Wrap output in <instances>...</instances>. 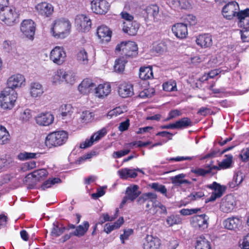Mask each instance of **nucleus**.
<instances>
[{"instance_id":"obj_13","label":"nucleus","mask_w":249,"mask_h":249,"mask_svg":"<svg viewBox=\"0 0 249 249\" xmlns=\"http://www.w3.org/2000/svg\"><path fill=\"white\" fill-rule=\"evenodd\" d=\"M75 20V25L79 31L87 32L90 30L91 22L89 17L85 15H79L76 16Z\"/></svg>"},{"instance_id":"obj_46","label":"nucleus","mask_w":249,"mask_h":249,"mask_svg":"<svg viewBox=\"0 0 249 249\" xmlns=\"http://www.w3.org/2000/svg\"><path fill=\"white\" fill-rule=\"evenodd\" d=\"M176 129H180L187 127L192 125V121L187 117L183 118L175 123Z\"/></svg>"},{"instance_id":"obj_47","label":"nucleus","mask_w":249,"mask_h":249,"mask_svg":"<svg viewBox=\"0 0 249 249\" xmlns=\"http://www.w3.org/2000/svg\"><path fill=\"white\" fill-rule=\"evenodd\" d=\"M182 219L179 215H171L167 217L166 222L167 225L170 226H173L174 225L179 224L181 223Z\"/></svg>"},{"instance_id":"obj_41","label":"nucleus","mask_w":249,"mask_h":249,"mask_svg":"<svg viewBox=\"0 0 249 249\" xmlns=\"http://www.w3.org/2000/svg\"><path fill=\"white\" fill-rule=\"evenodd\" d=\"M89 226V223L88 221L84 222L83 225H80L75 228L73 234L77 237L83 236L87 231Z\"/></svg>"},{"instance_id":"obj_8","label":"nucleus","mask_w":249,"mask_h":249,"mask_svg":"<svg viewBox=\"0 0 249 249\" xmlns=\"http://www.w3.org/2000/svg\"><path fill=\"white\" fill-rule=\"evenodd\" d=\"M26 79L24 75L16 73L10 76L7 81V89L14 90L25 86Z\"/></svg>"},{"instance_id":"obj_16","label":"nucleus","mask_w":249,"mask_h":249,"mask_svg":"<svg viewBox=\"0 0 249 249\" xmlns=\"http://www.w3.org/2000/svg\"><path fill=\"white\" fill-rule=\"evenodd\" d=\"M35 121L39 125L47 126L53 123L54 116L50 112H41L36 117Z\"/></svg>"},{"instance_id":"obj_49","label":"nucleus","mask_w":249,"mask_h":249,"mask_svg":"<svg viewBox=\"0 0 249 249\" xmlns=\"http://www.w3.org/2000/svg\"><path fill=\"white\" fill-rule=\"evenodd\" d=\"M149 186L157 192H160L167 196V189L165 186L158 183H152Z\"/></svg>"},{"instance_id":"obj_44","label":"nucleus","mask_w":249,"mask_h":249,"mask_svg":"<svg viewBox=\"0 0 249 249\" xmlns=\"http://www.w3.org/2000/svg\"><path fill=\"white\" fill-rule=\"evenodd\" d=\"M118 213L119 209L117 208L116 209L115 213L113 216H109L108 214L107 213H102L99 218L98 223L100 224H102L106 221H111L114 220L118 216Z\"/></svg>"},{"instance_id":"obj_55","label":"nucleus","mask_w":249,"mask_h":249,"mask_svg":"<svg viewBox=\"0 0 249 249\" xmlns=\"http://www.w3.org/2000/svg\"><path fill=\"white\" fill-rule=\"evenodd\" d=\"M124 112V110L120 107H116L109 111L107 115L109 119L114 118Z\"/></svg>"},{"instance_id":"obj_50","label":"nucleus","mask_w":249,"mask_h":249,"mask_svg":"<svg viewBox=\"0 0 249 249\" xmlns=\"http://www.w3.org/2000/svg\"><path fill=\"white\" fill-rule=\"evenodd\" d=\"M126 62L123 58H120L115 61L114 70L118 72H122L125 67Z\"/></svg>"},{"instance_id":"obj_11","label":"nucleus","mask_w":249,"mask_h":249,"mask_svg":"<svg viewBox=\"0 0 249 249\" xmlns=\"http://www.w3.org/2000/svg\"><path fill=\"white\" fill-rule=\"evenodd\" d=\"M239 5L235 1L229 2L222 8V14L227 19H232L238 13Z\"/></svg>"},{"instance_id":"obj_30","label":"nucleus","mask_w":249,"mask_h":249,"mask_svg":"<svg viewBox=\"0 0 249 249\" xmlns=\"http://www.w3.org/2000/svg\"><path fill=\"white\" fill-rule=\"evenodd\" d=\"M94 86V84L91 80L85 79L79 85L78 89L81 93L86 94L89 93Z\"/></svg>"},{"instance_id":"obj_7","label":"nucleus","mask_w":249,"mask_h":249,"mask_svg":"<svg viewBox=\"0 0 249 249\" xmlns=\"http://www.w3.org/2000/svg\"><path fill=\"white\" fill-rule=\"evenodd\" d=\"M90 5L91 11L97 15H105L110 8V4L107 0H92Z\"/></svg>"},{"instance_id":"obj_64","label":"nucleus","mask_w":249,"mask_h":249,"mask_svg":"<svg viewBox=\"0 0 249 249\" xmlns=\"http://www.w3.org/2000/svg\"><path fill=\"white\" fill-rule=\"evenodd\" d=\"M240 33L242 40L244 42H249V29L243 28Z\"/></svg>"},{"instance_id":"obj_20","label":"nucleus","mask_w":249,"mask_h":249,"mask_svg":"<svg viewBox=\"0 0 249 249\" xmlns=\"http://www.w3.org/2000/svg\"><path fill=\"white\" fill-rule=\"evenodd\" d=\"M97 35L102 43H107L111 40L112 32L107 26L102 25L97 28Z\"/></svg>"},{"instance_id":"obj_14","label":"nucleus","mask_w":249,"mask_h":249,"mask_svg":"<svg viewBox=\"0 0 249 249\" xmlns=\"http://www.w3.org/2000/svg\"><path fill=\"white\" fill-rule=\"evenodd\" d=\"M111 86L109 82H104L98 84L94 89V96L99 99H103L110 94Z\"/></svg>"},{"instance_id":"obj_27","label":"nucleus","mask_w":249,"mask_h":249,"mask_svg":"<svg viewBox=\"0 0 249 249\" xmlns=\"http://www.w3.org/2000/svg\"><path fill=\"white\" fill-rule=\"evenodd\" d=\"M50 81L53 86H59L64 82L63 69H58L55 71L50 78Z\"/></svg>"},{"instance_id":"obj_61","label":"nucleus","mask_w":249,"mask_h":249,"mask_svg":"<svg viewBox=\"0 0 249 249\" xmlns=\"http://www.w3.org/2000/svg\"><path fill=\"white\" fill-rule=\"evenodd\" d=\"M239 246L241 249H249V234L240 241Z\"/></svg>"},{"instance_id":"obj_63","label":"nucleus","mask_w":249,"mask_h":249,"mask_svg":"<svg viewBox=\"0 0 249 249\" xmlns=\"http://www.w3.org/2000/svg\"><path fill=\"white\" fill-rule=\"evenodd\" d=\"M180 111L178 109H174L171 110L168 114V117L165 119L166 121L170 120L173 118H176L181 115Z\"/></svg>"},{"instance_id":"obj_15","label":"nucleus","mask_w":249,"mask_h":249,"mask_svg":"<svg viewBox=\"0 0 249 249\" xmlns=\"http://www.w3.org/2000/svg\"><path fill=\"white\" fill-rule=\"evenodd\" d=\"M236 205L234 197L232 195H227L222 200L220 209L224 213L231 212Z\"/></svg>"},{"instance_id":"obj_10","label":"nucleus","mask_w":249,"mask_h":249,"mask_svg":"<svg viewBox=\"0 0 249 249\" xmlns=\"http://www.w3.org/2000/svg\"><path fill=\"white\" fill-rule=\"evenodd\" d=\"M209 217L205 214L196 215L191 218V224L194 228L204 231L209 226Z\"/></svg>"},{"instance_id":"obj_58","label":"nucleus","mask_w":249,"mask_h":249,"mask_svg":"<svg viewBox=\"0 0 249 249\" xmlns=\"http://www.w3.org/2000/svg\"><path fill=\"white\" fill-rule=\"evenodd\" d=\"M1 48L5 52H10L12 50L13 44L9 40H4L1 44Z\"/></svg>"},{"instance_id":"obj_56","label":"nucleus","mask_w":249,"mask_h":249,"mask_svg":"<svg viewBox=\"0 0 249 249\" xmlns=\"http://www.w3.org/2000/svg\"><path fill=\"white\" fill-rule=\"evenodd\" d=\"M133 233V230L131 229L124 230V233L120 235V238L122 244H124L125 240H127L129 237Z\"/></svg>"},{"instance_id":"obj_25","label":"nucleus","mask_w":249,"mask_h":249,"mask_svg":"<svg viewBox=\"0 0 249 249\" xmlns=\"http://www.w3.org/2000/svg\"><path fill=\"white\" fill-rule=\"evenodd\" d=\"M237 16L239 19V26L243 28L249 27V8L238 12Z\"/></svg>"},{"instance_id":"obj_37","label":"nucleus","mask_w":249,"mask_h":249,"mask_svg":"<svg viewBox=\"0 0 249 249\" xmlns=\"http://www.w3.org/2000/svg\"><path fill=\"white\" fill-rule=\"evenodd\" d=\"M196 249H212L211 244L204 236H200L196 239Z\"/></svg>"},{"instance_id":"obj_57","label":"nucleus","mask_w":249,"mask_h":249,"mask_svg":"<svg viewBox=\"0 0 249 249\" xmlns=\"http://www.w3.org/2000/svg\"><path fill=\"white\" fill-rule=\"evenodd\" d=\"M152 210L154 213H157L158 211H160V213H166L167 212L166 207L160 203L158 204L153 203Z\"/></svg>"},{"instance_id":"obj_53","label":"nucleus","mask_w":249,"mask_h":249,"mask_svg":"<svg viewBox=\"0 0 249 249\" xmlns=\"http://www.w3.org/2000/svg\"><path fill=\"white\" fill-rule=\"evenodd\" d=\"M53 227L51 232L52 235L54 237H57L62 234L65 228L62 226H59L58 225H53Z\"/></svg>"},{"instance_id":"obj_62","label":"nucleus","mask_w":249,"mask_h":249,"mask_svg":"<svg viewBox=\"0 0 249 249\" xmlns=\"http://www.w3.org/2000/svg\"><path fill=\"white\" fill-rule=\"evenodd\" d=\"M199 209H183L180 211V213L183 215H189L197 213Z\"/></svg>"},{"instance_id":"obj_4","label":"nucleus","mask_w":249,"mask_h":249,"mask_svg":"<svg viewBox=\"0 0 249 249\" xmlns=\"http://www.w3.org/2000/svg\"><path fill=\"white\" fill-rule=\"evenodd\" d=\"M18 14L13 7H5L0 10V20L3 24L13 26L17 22Z\"/></svg>"},{"instance_id":"obj_1","label":"nucleus","mask_w":249,"mask_h":249,"mask_svg":"<svg viewBox=\"0 0 249 249\" xmlns=\"http://www.w3.org/2000/svg\"><path fill=\"white\" fill-rule=\"evenodd\" d=\"M71 24L66 18L55 20L51 25L50 33L52 36L56 39H64L70 34Z\"/></svg>"},{"instance_id":"obj_34","label":"nucleus","mask_w":249,"mask_h":249,"mask_svg":"<svg viewBox=\"0 0 249 249\" xmlns=\"http://www.w3.org/2000/svg\"><path fill=\"white\" fill-rule=\"evenodd\" d=\"M78 62L82 65H87L89 63V58L87 51L85 48L80 49L76 56Z\"/></svg>"},{"instance_id":"obj_18","label":"nucleus","mask_w":249,"mask_h":249,"mask_svg":"<svg viewBox=\"0 0 249 249\" xmlns=\"http://www.w3.org/2000/svg\"><path fill=\"white\" fill-rule=\"evenodd\" d=\"M44 92V88L39 82L34 81L30 84L29 93L32 98L35 99L40 98Z\"/></svg>"},{"instance_id":"obj_39","label":"nucleus","mask_w":249,"mask_h":249,"mask_svg":"<svg viewBox=\"0 0 249 249\" xmlns=\"http://www.w3.org/2000/svg\"><path fill=\"white\" fill-rule=\"evenodd\" d=\"M245 178L244 174L241 172H237L234 175L232 180L230 183V187L234 188L239 186L243 182Z\"/></svg>"},{"instance_id":"obj_6","label":"nucleus","mask_w":249,"mask_h":249,"mask_svg":"<svg viewBox=\"0 0 249 249\" xmlns=\"http://www.w3.org/2000/svg\"><path fill=\"white\" fill-rule=\"evenodd\" d=\"M115 50L116 51H122L126 55L134 57L138 54V48L135 42L123 41L116 46Z\"/></svg>"},{"instance_id":"obj_12","label":"nucleus","mask_w":249,"mask_h":249,"mask_svg":"<svg viewBox=\"0 0 249 249\" xmlns=\"http://www.w3.org/2000/svg\"><path fill=\"white\" fill-rule=\"evenodd\" d=\"M160 240L156 236L147 234L142 242V249H160Z\"/></svg>"},{"instance_id":"obj_21","label":"nucleus","mask_w":249,"mask_h":249,"mask_svg":"<svg viewBox=\"0 0 249 249\" xmlns=\"http://www.w3.org/2000/svg\"><path fill=\"white\" fill-rule=\"evenodd\" d=\"M35 8L39 15L45 17H49L53 12V5L46 2L38 3L36 6Z\"/></svg>"},{"instance_id":"obj_40","label":"nucleus","mask_w":249,"mask_h":249,"mask_svg":"<svg viewBox=\"0 0 249 249\" xmlns=\"http://www.w3.org/2000/svg\"><path fill=\"white\" fill-rule=\"evenodd\" d=\"M232 158L233 157L231 155H226L225 158L219 163L218 166H216L217 168L214 169L220 170L230 168L232 161Z\"/></svg>"},{"instance_id":"obj_52","label":"nucleus","mask_w":249,"mask_h":249,"mask_svg":"<svg viewBox=\"0 0 249 249\" xmlns=\"http://www.w3.org/2000/svg\"><path fill=\"white\" fill-rule=\"evenodd\" d=\"M163 90L167 91H172L177 90L176 83L175 81H168L163 84Z\"/></svg>"},{"instance_id":"obj_38","label":"nucleus","mask_w":249,"mask_h":249,"mask_svg":"<svg viewBox=\"0 0 249 249\" xmlns=\"http://www.w3.org/2000/svg\"><path fill=\"white\" fill-rule=\"evenodd\" d=\"M216 166H206L204 168H196L194 169H192V173L196 174L197 176H204L206 174L212 173L213 170L216 169Z\"/></svg>"},{"instance_id":"obj_17","label":"nucleus","mask_w":249,"mask_h":249,"mask_svg":"<svg viewBox=\"0 0 249 249\" xmlns=\"http://www.w3.org/2000/svg\"><path fill=\"white\" fill-rule=\"evenodd\" d=\"M207 187L213 190L212 195L209 198V201H214L216 198L220 197L226 189L224 186L221 185L216 182L208 185Z\"/></svg>"},{"instance_id":"obj_54","label":"nucleus","mask_w":249,"mask_h":249,"mask_svg":"<svg viewBox=\"0 0 249 249\" xmlns=\"http://www.w3.org/2000/svg\"><path fill=\"white\" fill-rule=\"evenodd\" d=\"M32 117V111L29 109H26L20 112L19 119L23 122L28 121Z\"/></svg>"},{"instance_id":"obj_5","label":"nucleus","mask_w":249,"mask_h":249,"mask_svg":"<svg viewBox=\"0 0 249 249\" xmlns=\"http://www.w3.org/2000/svg\"><path fill=\"white\" fill-rule=\"evenodd\" d=\"M36 29L35 22L30 19H24L20 23V31L23 37L30 40L34 38Z\"/></svg>"},{"instance_id":"obj_32","label":"nucleus","mask_w":249,"mask_h":249,"mask_svg":"<svg viewBox=\"0 0 249 249\" xmlns=\"http://www.w3.org/2000/svg\"><path fill=\"white\" fill-rule=\"evenodd\" d=\"M94 116L93 112L87 110H83L80 113L79 121L81 124H89L93 121Z\"/></svg>"},{"instance_id":"obj_26","label":"nucleus","mask_w":249,"mask_h":249,"mask_svg":"<svg viewBox=\"0 0 249 249\" xmlns=\"http://www.w3.org/2000/svg\"><path fill=\"white\" fill-rule=\"evenodd\" d=\"M196 42L200 47L206 48L212 45V38L209 34L201 35L197 37Z\"/></svg>"},{"instance_id":"obj_3","label":"nucleus","mask_w":249,"mask_h":249,"mask_svg":"<svg viewBox=\"0 0 249 249\" xmlns=\"http://www.w3.org/2000/svg\"><path fill=\"white\" fill-rule=\"evenodd\" d=\"M17 98L16 91L5 89L0 94V106L4 109H11L15 106Z\"/></svg>"},{"instance_id":"obj_45","label":"nucleus","mask_w":249,"mask_h":249,"mask_svg":"<svg viewBox=\"0 0 249 249\" xmlns=\"http://www.w3.org/2000/svg\"><path fill=\"white\" fill-rule=\"evenodd\" d=\"M60 109L61 115L63 119L71 117L73 112V108L71 105H62Z\"/></svg>"},{"instance_id":"obj_9","label":"nucleus","mask_w":249,"mask_h":249,"mask_svg":"<svg viewBox=\"0 0 249 249\" xmlns=\"http://www.w3.org/2000/svg\"><path fill=\"white\" fill-rule=\"evenodd\" d=\"M66 53L62 47L56 46L50 52V58L54 63L61 65L65 61Z\"/></svg>"},{"instance_id":"obj_29","label":"nucleus","mask_w":249,"mask_h":249,"mask_svg":"<svg viewBox=\"0 0 249 249\" xmlns=\"http://www.w3.org/2000/svg\"><path fill=\"white\" fill-rule=\"evenodd\" d=\"M139 28V24L135 21L130 23L124 22L123 28L124 32L130 36L136 35Z\"/></svg>"},{"instance_id":"obj_19","label":"nucleus","mask_w":249,"mask_h":249,"mask_svg":"<svg viewBox=\"0 0 249 249\" xmlns=\"http://www.w3.org/2000/svg\"><path fill=\"white\" fill-rule=\"evenodd\" d=\"M107 132L105 128H102L92 135L89 139H87L84 142L80 144V148H86L91 146L95 142L98 141L105 136Z\"/></svg>"},{"instance_id":"obj_31","label":"nucleus","mask_w":249,"mask_h":249,"mask_svg":"<svg viewBox=\"0 0 249 249\" xmlns=\"http://www.w3.org/2000/svg\"><path fill=\"white\" fill-rule=\"evenodd\" d=\"M117 173L120 178L123 179L134 178L137 176V173L135 169L124 168L118 170Z\"/></svg>"},{"instance_id":"obj_22","label":"nucleus","mask_w":249,"mask_h":249,"mask_svg":"<svg viewBox=\"0 0 249 249\" xmlns=\"http://www.w3.org/2000/svg\"><path fill=\"white\" fill-rule=\"evenodd\" d=\"M174 35L179 39H184L188 35V30L186 24L178 23L175 24L172 28Z\"/></svg>"},{"instance_id":"obj_48","label":"nucleus","mask_w":249,"mask_h":249,"mask_svg":"<svg viewBox=\"0 0 249 249\" xmlns=\"http://www.w3.org/2000/svg\"><path fill=\"white\" fill-rule=\"evenodd\" d=\"M36 153L32 152H22L19 153L18 156V159L20 160H25L36 158Z\"/></svg>"},{"instance_id":"obj_2","label":"nucleus","mask_w":249,"mask_h":249,"mask_svg":"<svg viewBox=\"0 0 249 249\" xmlns=\"http://www.w3.org/2000/svg\"><path fill=\"white\" fill-rule=\"evenodd\" d=\"M69 134L64 130H59L49 134L45 139V144L49 147L60 146L66 143Z\"/></svg>"},{"instance_id":"obj_51","label":"nucleus","mask_w":249,"mask_h":249,"mask_svg":"<svg viewBox=\"0 0 249 249\" xmlns=\"http://www.w3.org/2000/svg\"><path fill=\"white\" fill-rule=\"evenodd\" d=\"M61 182V180L59 178H50L46 181L42 185L41 187L42 189L45 190L46 189L50 188L52 185H54L56 183H59Z\"/></svg>"},{"instance_id":"obj_59","label":"nucleus","mask_w":249,"mask_h":249,"mask_svg":"<svg viewBox=\"0 0 249 249\" xmlns=\"http://www.w3.org/2000/svg\"><path fill=\"white\" fill-rule=\"evenodd\" d=\"M239 157L243 161L249 160V147L243 149L240 152Z\"/></svg>"},{"instance_id":"obj_23","label":"nucleus","mask_w":249,"mask_h":249,"mask_svg":"<svg viewBox=\"0 0 249 249\" xmlns=\"http://www.w3.org/2000/svg\"><path fill=\"white\" fill-rule=\"evenodd\" d=\"M118 93L123 98L131 96L133 95V86L130 83L123 82L118 86Z\"/></svg>"},{"instance_id":"obj_36","label":"nucleus","mask_w":249,"mask_h":249,"mask_svg":"<svg viewBox=\"0 0 249 249\" xmlns=\"http://www.w3.org/2000/svg\"><path fill=\"white\" fill-rule=\"evenodd\" d=\"M139 187L137 185H133L127 188L126 195L130 200L133 201L140 194L141 192L138 190Z\"/></svg>"},{"instance_id":"obj_24","label":"nucleus","mask_w":249,"mask_h":249,"mask_svg":"<svg viewBox=\"0 0 249 249\" xmlns=\"http://www.w3.org/2000/svg\"><path fill=\"white\" fill-rule=\"evenodd\" d=\"M242 225L241 219L237 216H232L225 219L223 221L224 227L230 230H235Z\"/></svg>"},{"instance_id":"obj_28","label":"nucleus","mask_w":249,"mask_h":249,"mask_svg":"<svg viewBox=\"0 0 249 249\" xmlns=\"http://www.w3.org/2000/svg\"><path fill=\"white\" fill-rule=\"evenodd\" d=\"M48 174V172L46 169H41L35 171L33 173L28 174L27 176V178H32L33 179L32 182H37L38 181L44 179L46 177H47Z\"/></svg>"},{"instance_id":"obj_35","label":"nucleus","mask_w":249,"mask_h":249,"mask_svg":"<svg viewBox=\"0 0 249 249\" xmlns=\"http://www.w3.org/2000/svg\"><path fill=\"white\" fill-rule=\"evenodd\" d=\"M139 77L142 80H148L153 78L152 67L150 66L141 67L139 71Z\"/></svg>"},{"instance_id":"obj_60","label":"nucleus","mask_w":249,"mask_h":249,"mask_svg":"<svg viewBox=\"0 0 249 249\" xmlns=\"http://www.w3.org/2000/svg\"><path fill=\"white\" fill-rule=\"evenodd\" d=\"M219 71L218 70H212L207 74L204 75L201 78L202 80H207L209 78H213L215 76L219 74Z\"/></svg>"},{"instance_id":"obj_43","label":"nucleus","mask_w":249,"mask_h":249,"mask_svg":"<svg viewBox=\"0 0 249 249\" xmlns=\"http://www.w3.org/2000/svg\"><path fill=\"white\" fill-rule=\"evenodd\" d=\"M145 11L148 17H151L153 18V20H155L159 13V7L155 4H152L148 6L146 8Z\"/></svg>"},{"instance_id":"obj_42","label":"nucleus","mask_w":249,"mask_h":249,"mask_svg":"<svg viewBox=\"0 0 249 249\" xmlns=\"http://www.w3.org/2000/svg\"><path fill=\"white\" fill-rule=\"evenodd\" d=\"M64 82L71 85L73 84L76 81V75L72 71L63 69Z\"/></svg>"},{"instance_id":"obj_33","label":"nucleus","mask_w":249,"mask_h":249,"mask_svg":"<svg viewBox=\"0 0 249 249\" xmlns=\"http://www.w3.org/2000/svg\"><path fill=\"white\" fill-rule=\"evenodd\" d=\"M11 139L9 131L6 128L0 125V145H6L8 144Z\"/></svg>"}]
</instances>
